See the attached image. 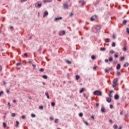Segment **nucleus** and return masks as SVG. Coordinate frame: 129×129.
<instances>
[{
  "label": "nucleus",
  "mask_w": 129,
  "mask_h": 129,
  "mask_svg": "<svg viewBox=\"0 0 129 129\" xmlns=\"http://www.w3.org/2000/svg\"><path fill=\"white\" fill-rule=\"evenodd\" d=\"M49 2H50V1H47V0H43V3H44V4L46 3H48Z\"/></svg>",
  "instance_id": "obj_39"
},
{
  "label": "nucleus",
  "mask_w": 129,
  "mask_h": 129,
  "mask_svg": "<svg viewBox=\"0 0 129 129\" xmlns=\"http://www.w3.org/2000/svg\"><path fill=\"white\" fill-rule=\"evenodd\" d=\"M106 101H107V102H109V103L111 102V98L110 97V98L107 97L106 98Z\"/></svg>",
  "instance_id": "obj_11"
},
{
  "label": "nucleus",
  "mask_w": 129,
  "mask_h": 129,
  "mask_svg": "<svg viewBox=\"0 0 129 129\" xmlns=\"http://www.w3.org/2000/svg\"><path fill=\"white\" fill-rule=\"evenodd\" d=\"M116 69L117 70H119L120 69V64L118 63L117 66H116Z\"/></svg>",
  "instance_id": "obj_12"
},
{
  "label": "nucleus",
  "mask_w": 129,
  "mask_h": 129,
  "mask_svg": "<svg viewBox=\"0 0 129 129\" xmlns=\"http://www.w3.org/2000/svg\"><path fill=\"white\" fill-rule=\"evenodd\" d=\"M105 42H106V43H109V39L106 38L105 39Z\"/></svg>",
  "instance_id": "obj_25"
},
{
  "label": "nucleus",
  "mask_w": 129,
  "mask_h": 129,
  "mask_svg": "<svg viewBox=\"0 0 129 129\" xmlns=\"http://www.w3.org/2000/svg\"><path fill=\"white\" fill-rule=\"evenodd\" d=\"M41 7H42V4H38V8H41Z\"/></svg>",
  "instance_id": "obj_46"
},
{
  "label": "nucleus",
  "mask_w": 129,
  "mask_h": 129,
  "mask_svg": "<svg viewBox=\"0 0 129 129\" xmlns=\"http://www.w3.org/2000/svg\"><path fill=\"white\" fill-rule=\"evenodd\" d=\"M32 117H36V115L35 114H31Z\"/></svg>",
  "instance_id": "obj_32"
},
{
  "label": "nucleus",
  "mask_w": 129,
  "mask_h": 129,
  "mask_svg": "<svg viewBox=\"0 0 129 129\" xmlns=\"http://www.w3.org/2000/svg\"><path fill=\"white\" fill-rule=\"evenodd\" d=\"M51 106H55V103H54V102H51Z\"/></svg>",
  "instance_id": "obj_43"
},
{
  "label": "nucleus",
  "mask_w": 129,
  "mask_h": 129,
  "mask_svg": "<svg viewBox=\"0 0 129 129\" xmlns=\"http://www.w3.org/2000/svg\"><path fill=\"white\" fill-rule=\"evenodd\" d=\"M113 127H114V128H115V129L117 128V125H114Z\"/></svg>",
  "instance_id": "obj_36"
},
{
  "label": "nucleus",
  "mask_w": 129,
  "mask_h": 129,
  "mask_svg": "<svg viewBox=\"0 0 129 129\" xmlns=\"http://www.w3.org/2000/svg\"><path fill=\"white\" fill-rule=\"evenodd\" d=\"M113 93V91H110L109 93L108 94V96L110 98L112 97V95L111 94V93Z\"/></svg>",
  "instance_id": "obj_9"
},
{
  "label": "nucleus",
  "mask_w": 129,
  "mask_h": 129,
  "mask_svg": "<svg viewBox=\"0 0 129 129\" xmlns=\"http://www.w3.org/2000/svg\"><path fill=\"white\" fill-rule=\"evenodd\" d=\"M6 92H7V93L9 94V93H10V90H9L8 89H7Z\"/></svg>",
  "instance_id": "obj_35"
},
{
  "label": "nucleus",
  "mask_w": 129,
  "mask_h": 129,
  "mask_svg": "<svg viewBox=\"0 0 129 129\" xmlns=\"http://www.w3.org/2000/svg\"><path fill=\"white\" fill-rule=\"evenodd\" d=\"M104 110H105L104 107H102L101 108V111L102 112H105Z\"/></svg>",
  "instance_id": "obj_16"
},
{
  "label": "nucleus",
  "mask_w": 129,
  "mask_h": 129,
  "mask_svg": "<svg viewBox=\"0 0 129 129\" xmlns=\"http://www.w3.org/2000/svg\"><path fill=\"white\" fill-rule=\"evenodd\" d=\"M62 33L63 35H65V31H62Z\"/></svg>",
  "instance_id": "obj_54"
},
{
  "label": "nucleus",
  "mask_w": 129,
  "mask_h": 129,
  "mask_svg": "<svg viewBox=\"0 0 129 129\" xmlns=\"http://www.w3.org/2000/svg\"><path fill=\"white\" fill-rule=\"evenodd\" d=\"M66 62L67 63H68V64H71V63H72L71 61H69L68 60H66Z\"/></svg>",
  "instance_id": "obj_24"
},
{
  "label": "nucleus",
  "mask_w": 129,
  "mask_h": 129,
  "mask_svg": "<svg viewBox=\"0 0 129 129\" xmlns=\"http://www.w3.org/2000/svg\"><path fill=\"white\" fill-rule=\"evenodd\" d=\"M3 93H4V92H0V96L2 95V94H3Z\"/></svg>",
  "instance_id": "obj_53"
},
{
  "label": "nucleus",
  "mask_w": 129,
  "mask_h": 129,
  "mask_svg": "<svg viewBox=\"0 0 129 129\" xmlns=\"http://www.w3.org/2000/svg\"><path fill=\"white\" fill-rule=\"evenodd\" d=\"M116 75H117V76H119V75H120V72H117V73H116Z\"/></svg>",
  "instance_id": "obj_27"
},
{
  "label": "nucleus",
  "mask_w": 129,
  "mask_h": 129,
  "mask_svg": "<svg viewBox=\"0 0 129 129\" xmlns=\"http://www.w3.org/2000/svg\"><path fill=\"white\" fill-rule=\"evenodd\" d=\"M3 126L5 128H6V127H7V124H6L5 122H3Z\"/></svg>",
  "instance_id": "obj_23"
},
{
  "label": "nucleus",
  "mask_w": 129,
  "mask_h": 129,
  "mask_svg": "<svg viewBox=\"0 0 129 129\" xmlns=\"http://www.w3.org/2000/svg\"><path fill=\"white\" fill-rule=\"evenodd\" d=\"M42 78H44V79H47V76L46 75H43L42 76Z\"/></svg>",
  "instance_id": "obj_31"
},
{
  "label": "nucleus",
  "mask_w": 129,
  "mask_h": 129,
  "mask_svg": "<svg viewBox=\"0 0 129 129\" xmlns=\"http://www.w3.org/2000/svg\"><path fill=\"white\" fill-rule=\"evenodd\" d=\"M63 8L64 9H68V3H63Z\"/></svg>",
  "instance_id": "obj_6"
},
{
  "label": "nucleus",
  "mask_w": 129,
  "mask_h": 129,
  "mask_svg": "<svg viewBox=\"0 0 129 129\" xmlns=\"http://www.w3.org/2000/svg\"><path fill=\"white\" fill-rule=\"evenodd\" d=\"M126 31L127 33V34H129V29H128V28H127L126 29Z\"/></svg>",
  "instance_id": "obj_34"
},
{
  "label": "nucleus",
  "mask_w": 129,
  "mask_h": 129,
  "mask_svg": "<svg viewBox=\"0 0 129 129\" xmlns=\"http://www.w3.org/2000/svg\"><path fill=\"white\" fill-rule=\"evenodd\" d=\"M109 53L111 54H114V51H113V50H110Z\"/></svg>",
  "instance_id": "obj_21"
},
{
  "label": "nucleus",
  "mask_w": 129,
  "mask_h": 129,
  "mask_svg": "<svg viewBox=\"0 0 129 129\" xmlns=\"http://www.w3.org/2000/svg\"><path fill=\"white\" fill-rule=\"evenodd\" d=\"M110 108H112V105H110Z\"/></svg>",
  "instance_id": "obj_59"
},
{
  "label": "nucleus",
  "mask_w": 129,
  "mask_h": 129,
  "mask_svg": "<svg viewBox=\"0 0 129 129\" xmlns=\"http://www.w3.org/2000/svg\"><path fill=\"white\" fill-rule=\"evenodd\" d=\"M118 80L116 78H115L113 80V87H116L118 84H117Z\"/></svg>",
  "instance_id": "obj_2"
},
{
  "label": "nucleus",
  "mask_w": 129,
  "mask_h": 129,
  "mask_svg": "<svg viewBox=\"0 0 129 129\" xmlns=\"http://www.w3.org/2000/svg\"><path fill=\"white\" fill-rule=\"evenodd\" d=\"M79 116H80V117L83 116V114L82 113H79Z\"/></svg>",
  "instance_id": "obj_42"
},
{
  "label": "nucleus",
  "mask_w": 129,
  "mask_h": 129,
  "mask_svg": "<svg viewBox=\"0 0 129 129\" xmlns=\"http://www.w3.org/2000/svg\"><path fill=\"white\" fill-rule=\"evenodd\" d=\"M99 105V104H98V103H96V106L97 107H98Z\"/></svg>",
  "instance_id": "obj_50"
},
{
  "label": "nucleus",
  "mask_w": 129,
  "mask_h": 129,
  "mask_svg": "<svg viewBox=\"0 0 129 129\" xmlns=\"http://www.w3.org/2000/svg\"><path fill=\"white\" fill-rule=\"evenodd\" d=\"M105 72L106 73H107L109 72V70H108V69H105Z\"/></svg>",
  "instance_id": "obj_29"
},
{
  "label": "nucleus",
  "mask_w": 129,
  "mask_h": 129,
  "mask_svg": "<svg viewBox=\"0 0 129 129\" xmlns=\"http://www.w3.org/2000/svg\"><path fill=\"white\" fill-rule=\"evenodd\" d=\"M118 98H119V96H118V95L115 94L114 95V99H115L116 100L118 99Z\"/></svg>",
  "instance_id": "obj_10"
},
{
  "label": "nucleus",
  "mask_w": 129,
  "mask_h": 129,
  "mask_svg": "<svg viewBox=\"0 0 129 129\" xmlns=\"http://www.w3.org/2000/svg\"><path fill=\"white\" fill-rule=\"evenodd\" d=\"M100 29H101L100 26L96 25L93 28L92 31L94 33H98L100 31Z\"/></svg>",
  "instance_id": "obj_1"
},
{
  "label": "nucleus",
  "mask_w": 129,
  "mask_h": 129,
  "mask_svg": "<svg viewBox=\"0 0 129 129\" xmlns=\"http://www.w3.org/2000/svg\"><path fill=\"white\" fill-rule=\"evenodd\" d=\"M122 127H121V126H120L118 128V129H121Z\"/></svg>",
  "instance_id": "obj_61"
},
{
  "label": "nucleus",
  "mask_w": 129,
  "mask_h": 129,
  "mask_svg": "<svg viewBox=\"0 0 129 129\" xmlns=\"http://www.w3.org/2000/svg\"><path fill=\"white\" fill-rule=\"evenodd\" d=\"M59 20H62V17L55 18L54 21H58Z\"/></svg>",
  "instance_id": "obj_13"
},
{
  "label": "nucleus",
  "mask_w": 129,
  "mask_h": 129,
  "mask_svg": "<svg viewBox=\"0 0 129 129\" xmlns=\"http://www.w3.org/2000/svg\"><path fill=\"white\" fill-rule=\"evenodd\" d=\"M80 4L81 5V6H84L85 5V2H84V1L82 0L80 1Z\"/></svg>",
  "instance_id": "obj_8"
},
{
  "label": "nucleus",
  "mask_w": 129,
  "mask_h": 129,
  "mask_svg": "<svg viewBox=\"0 0 129 129\" xmlns=\"http://www.w3.org/2000/svg\"><path fill=\"white\" fill-rule=\"evenodd\" d=\"M49 119L50 120H53V117H50Z\"/></svg>",
  "instance_id": "obj_52"
},
{
  "label": "nucleus",
  "mask_w": 129,
  "mask_h": 129,
  "mask_svg": "<svg viewBox=\"0 0 129 129\" xmlns=\"http://www.w3.org/2000/svg\"><path fill=\"white\" fill-rule=\"evenodd\" d=\"M12 116H13V117L16 116V113H13L12 114Z\"/></svg>",
  "instance_id": "obj_37"
},
{
  "label": "nucleus",
  "mask_w": 129,
  "mask_h": 129,
  "mask_svg": "<svg viewBox=\"0 0 129 129\" xmlns=\"http://www.w3.org/2000/svg\"><path fill=\"white\" fill-rule=\"evenodd\" d=\"M40 72H44V69L41 68V69H40Z\"/></svg>",
  "instance_id": "obj_44"
},
{
  "label": "nucleus",
  "mask_w": 129,
  "mask_h": 129,
  "mask_svg": "<svg viewBox=\"0 0 129 129\" xmlns=\"http://www.w3.org/2000/svg\"><path fill=\"white\" fill-rule=\"evenodd\" d=\"M44 108V107L43 106H39V109H43Z\"/></svg>",
  "instance_id": "obj_40"
},
{
  "label": "nucleus",
  "mask_w": 129,
  "mask_h": 129,
  "mask_svg": "<svg viewBox=\"0 0 129 129\" xmlns=\"http://www.w3.org/2000/svg\"><path fill=\"white\" fill-rule=\"evenodd\" d=\"M70 17H72V16H73V13H71L70 14Z\"/></svg>",
  "instance_id": "obj_51"
},
{
  "label": "nucleus",
  "mask_w": 129,
  "mask_h": 129,
  "mask_svg": "<svg viewBox=\"0 0 129 129\" xmlns=\"http://www.w3.org/2000/svg\"><path fill=\"white\" fill-rule=\"evenodd\" d=\"M24 55L25 57H28V54L27 53H24Z\"/></svg>",
  "instance_id": "obj_48"
},
{
  "label": "nucleus",
  "mask_w": 129,
  "mask_h": 129,
  "mask_svg": "<svg viewBox=\"0 0 129 129\" xmlns=\"http://www.w3.org/2000/svg\"><path fill=\"white\" fill-rule=\"evenodd\" d=\"M8 106H11V104H10V103H8Z\"/></svg>",
  "instance_id": "obj_64"
},
{
  "label": "nucleus",
  "mask_w": 129,
  "mask_h": 129,
  "mask_svg": "<svg viewBox=\"0 0 129 129\" xmlns=\"http://www.w3.org/2000/svg\"><path fill=\"white\" fill-rule=\"evenodd\" d=\"M112 60H113L112 57H109L108 59H105V63H108V61L112 62Z\"/></svg>",
  "instance_id": "obj_4"
},
{
  "label": "nucleus",
  "mask_w": 129,
  "mask_h": 129,
  "mask_svg": "<svg viewBox=\"0 0 129 129\" xmlns=\"http://www.w3.org/2000/svg\"><path fill=\"white\" fill-rule=\"evenodd\" d=\"M26 118V116L25 115H22V119H25Z\"/></svg>",
  "instance_id": "obj_33"
},
{
  "label": "nucleus",
  "mask_w": 129,
  "mask_h": 129,
  "mask_svg": "<svg viewBox=\"0 0 129 129\" xmlns=\"http://www.w3.org/2000/svg\"><path fill=\"white\" fill-rule=\"evenodd\" d=\"M45 95H46V96H47V98H48V99H49V94L48 93L46 92Z\"/></svg>",
  "instance_id": "obj_18"
},
{
  "label": "nucleus",
  "mask_w": 129,
  "mask_h": 129,
  "mask_svg": "<svg viewBox=\"0 0 129 129\" xmlns=\"http://www.w3.org/2000/svg\"><path fill=\"white\" fill-rule=\"evenodd\" d=\"M122 23L123 25H125L126 24V20H123Z\"/></svg>",
  "instance_id": "obj_28"
},
{
  "label": "nucleus",
  "mask_w": 129,
  "mask_h": 129,
  "mask_svg": "<svg viewBox=\"0 0 129 129\" xmlns=\"http://www.w3.org/2000/svg\"><path fill=\"white\" fill-rule=\"evenodd\" d=\"M111 45H112V47H115V43L113 42Z\"/></svg>",
  "instance_id": "obj_30"
},
{
  "label": "nucleus",
  "mask_w": 129,
  "mask_h": 129,
  "mask_svg": "<svg viewBox=\"0 0 129 129\" xmlns=\"http://www.w3.org/2000/svg\"><path fill=\"white\" fill-rule=\"evenodd\" d=\"M16 126H18L20 124V122L18 121H16Z\"/></svg>",
  "instance_id": "obj_22"
},
{
  "label": "nucleus",
  "mask_w": 129,
  "mask_h": 129,
  "mask_svg": "<svg viewBox=\"0 0 129 129\" xmlns=\"http://www.w3.org/2000/svg\"><path fill=\"white\" fill-rule=\"evenodd\" d=\"M114 57H115V58H118V55L117 54H114Z\"/></svg>",
  "instance_id": "obj_47"
},
{
  "label": "nucleus",
  "mask_w": 129,
  "mask_h": 129,
  "mask_svg": "<svg viewBox=\"0 0 129 129\" xmlns=\"http://www.w3.org/2000/svg\"><path fill=\"white\" fill-rule=\"evenodd\" d=\"M100 51H105V48L102 47L100 49Z\"/></svg>",
  "instance_id": "obj_20"
},
{
  "label": "nucleus",
  "mask_w": 129,
  "mask_h": 129,
  "mask_svg": "<svg viewBox=\"0 0 129 129\" xmlns=\"http://www.w3.org/2000/svg\"><path fill=\"white\" fill-rule=\"evenodd\" d=\"M109 122H111V123H112V120L110 119V120H109Z\"/></svg>",
  "instance_id": "obj_55"
},
{
  "label": "nucleus",
  "mask_w": 129,
  "mask_h": 129,
  "mask_svg": "<svg viewBox=\"0 0 129 129\" xmlns=\"http://www.w3.org/2000/svg\"><path fill=\"white\" fill-rule=\"evenodd\" d=\"M96 18H97V16L94 15L91 17L90 21H91V22H93V21H94L95 19H96Z\"/></svg>",
  "instance_id": "obj_5"
},
{
  "label": "nucleus",
  "mask_w": 129,
  "mask_h": 129,
  "mask_svg": "<svg viewBox=\"0 0 129 129\" xmlns=\"http://www.w3.org/2000/svg\"><path fill=\"white\" fill-rule=\"evenodd\" d=\"M32 66H33V67L35 68V67H36V64H33Z\"/></svg>",
  "instance_id": "obj_62"
},
{
  "label": "nucleus",
  "mask_w": 129,
  "mask_h": 129,
  "mask_svg": "<svg viewBox=\"0 0 129 129\" xmlns=\"http://www.w3.org/2000/svg\"><path fill=\"white\" fill-rule=\"evenodd\" d=\"M120 61H123V60H124V56H121L120 58Z\"/></svg>",
  "instance_id": "obj_17"
},
{
  "label": "nucleus",
  "mask_w": 129,
  "mask_h": 129,
  "mask_svg": "<svg viewBox=\"0 0 129 129\" xmlns=\"http://www.w3.org/2000/svg\"><path fill=\"white\" fill-rule=\"evenodd\" d=\"M84 123L86 124V125H88V122H87L86 121H84Z\"/></svg>",
  "instance_id": "obj_45"
},
{
  "label": "nucleus",
  "mask_w": 129,
  "mask_h": 129,
  "mask_svg": "<svg viewBox=\"0 0 129 129\" xmlns=\"http://www.w3.org/2000/svg\"><path fill=\"white\" fill-rule=\"evenodd\" d=\"M25 1H27V0H21V3H24V2H25Z\"/></svg>",
  "instance_id": "obj_58"
},
{
  "label": "nucleus",
  "mask_w": 129,
  "mask_h": 129,
  "mask_svg": "<svg viewBox=\"0 0 129 129\" xmlns=\"http://www.w3.org/2000/svg\"><path fill=\"white\" fill-rule=\"evenodd\" d=\"M123 51H126V47H125V46H124L123 48Z\"/></svg>",
  "instance_id": "obj_41"
},
{
  "label": "nucleus",
  "mask_w": 129,
  "mask_h": 129,
  "mask_svg": "<svg viewBox=\"0 0 129 129\" xmlns=\"http://www.w3.org/2000/svg\"><path fill=\"white\" fill-rule=\"evenodd\" d=\"M128 65H129L128 62H126L123 64V67H127Z\"/></svg>",
  "instance_id": "obj_14"
},
{
  "label": "nucleus",
  "mask_w": 129,
  "mask_h": 129,
  "mask_svg": "<svg viewBox=\"0 0 129 129\" xmlns=\"http://www.w3.org/2000/svg\"><path fill=\"white\" fill-rule=\"evenodd\" d=\"M17 66L21 65V63H17Z\"/></svg>",
  "instance_id": "obj_63"
},
{
  "label": "nucleus",
  "mask_w": 129,
  "mask_h": 129,
  "mask_svg": "<svg viewBox=\"0 0 129 129\" xmlns=\"http://www.w3.org/2000/svg\"><path fill=\"white\" fill-rule=\"evenodd\" d=\"M84 91V88H82L80 91V93H82Z\"/></svg>",
  "instance_id": "obj_19"
},
{
  "label": "nucleus",
  "mask_w": 129,
  "mask_h": 129,
  "mask_svg": "<svg viewBox=\"0 0 129 129\" xmlns=\"http://www.w3.org/2000/svg\"><path fill=\"white\" fill-rule=\"evenodd\" d=\"M91 59H92V60L95 59V56H94V55H92V56H91Z\"/></svg>",
  "instance_id": "obj_26"
},
{
  "label": "nucleus",
  "mask_w": 129,
  "mask_h": 129,
  "mask_svg": "<svg viewBox=\"0 0 129 129\" xmlns=\"http://www.w3.org/2000/svg\"><path fill=\"white\" fill-rule=\"evenodd\" d=\"M94 95H97L98 96H101L102 93L100 91H95L93 92Z\"/></svg>",
  "instance_id": "obj_3"
},
{
  "label": "nucleus",
  "mask_w": 129,
  "mask_h": 129,
  "mask_svg": "<svg viewBox=\"0 0 129 129\" xmlns=\"http://www.w3.org/2000/svg\"><path fill=\"white\" fill-rule=\"evenodd\" d=\"M2 69H3V68L0 66V71H2Z\"/></svg>",
  "instance_id": "obj_57"
},
{
  "label": "nucleus",
  "mask_w": 129,
  "mask_h": 129,
  "mask_svg": "<svg viewBox=\"0 0 129 129\" xmlns=\"http://www.w3.org/2000/svg\"><path fill=\"white\" fill-rule=\"evenodd\" d=\"M48 11H46L44 12V14H43V18H45V17H46V16H48Z\"/></svg>",
  "instance_id": "obj_7"
},
{
  "label": "nucleus",
  "mask_w": 129,
  "mask_h": 129,
  "mask_svg": "<svg viewBox=\"0 0 129 129\" xmlns=\"http://www.w3.org/2000/svg\"><path fill=\"white\" fill-rule=\"evenodd\" d=\"M93 70H96V67H93Z\"/></svg>",
  "instance_id": "obj_56"
},
{
  "label": "nucleus",
  "mask_w": 129,
  "mask_h": 129,
  "mask_svg": "<svg viewBox=\"0 0 129 129\" xmlns=\"http://www.w3.org/2000/svg\"><path fill=\"white\" fill-rule=\"evenodd\" d=\"M80 78V76L79 75H76V79L77 80H79Z\"/></svg>",
  "instance_id": "obj_15"
},
{
  "label": "nucleus",
  "mask_w": 129,
  "mask_h": 129,
  "mask_svg": "<svg viewBox=\"0 0 129 129\" xmlns=\"http://www.w3.org/2000/svg\"><path fill=\"white\" fill-rule=\"evenodd\" d=\"M54 122L55 123H58V119H55V120H54Z\"/></svg>",
  "instance_id": "obj_38"
},
{
  "label": "nucleus",
  "mask_w": 129,
  "mask_h": 129,
  "mask_svg": "<svg viewBox=\"0 0 129 129\" xmlns=\"http://www.w3.org/2000/svg\"><path fill=\"white\" fill-rule=\"evenodd\" d=\"M113 39H115V35H114V34H113L112 36Z\"/></svg>",
  "instance_id": "obj_49"
},
{
  "label": "nucleus",
  "mask_w": 129,
  "mask_h": 129,
  "mask_svg": "<svg viewBox=\"0 0 129 129\" xmlns=\"http://www.w3.org/2000/svg\"><path fill=\"white\" fill-rule=\"evenodd\" d=\"M16 102H17V101H16V100H13L14 103H16Z\"/></svg>",
  "instance_id": "obj_60"
}]
</instances>
